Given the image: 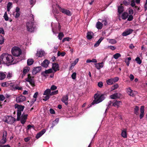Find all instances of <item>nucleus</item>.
I'll use <instances>...</instances> for the list:
<instances>
[{"mask_svg": "<svg viewBox=\"0 0 147 147\" xmlns=\"http://www.w3.org/2000/svg\"><path fill=\"white\" fill-rule=\"evenodd\" d=\"M127 130L126 129H124L122 131L121 135L123 138H125L127 137Z\"/></svg>", "mask_w": 147, "mask_h": 147, "instance_id": "22", "label": "nucleus"}, {"mask_svg": "<svg viewBox=\"0 0 147 147\" xmlns=\"http://www.w3.org/2000/svg\"><path fill=\"white\" fill-rule=\"evenodd\" d=\"M58 93V90H55V91H53V92H51V94H50V95H51V96L55 95V94H57Z\"/></svg>", "mask_w": 147, "mask_h": 147, "instance_id": "47", "label": "nucleus"}, {"mask_svg": "<svg viewBox=\"0 0 147 147\" xmlns=\"http://www.w3.org/2000/svg\"><path fill=\"white\" fill-rule=\"evenodd\" d=\"M51 90L49 89H47L44 92L43 94V95H48L51 96Z\"/></svg>", "mask_w": 147, "mask_h": 147, "instance_id": "28", "label": "nucleus"}, {"mask_svg": "<svg viewBox=\"0 0 147 147\" xmlns=\"http://www.w3.org/2000/svg\"><path fill=\"white\" fill-rule=\"evenodd\" d=\"M144 9L145 11L147 10V0H146V3L144 5Z\"/></svg>", "mask_w": 147, "mask_h": 147, "instance_id": "64", "label": "nucleus"}, {"mask_svg": "<svg viewBox=\"0 0 147 147\" xmlns=\"http://www.w3.org/2000/svg\"><path fill=\"white\" fill-rule=\"evenodd\" d=\"M0 58L1 59L2 62L3 64H7L11 63L14 61V59L13 56L7 53H3L1 56Z\"/></svg>", "mask_w": 147, "mask_h": 147, "instance_id": "2", "label": "nucleus"}, {"mask_svg": "<svg viewBox=\"0 0 147 147\" xmlns=\"http://www.w3.org/2000/svg\"><path fill=\"white\" fill-rule=\"evenodd\" d=\"M51 114H54L55 113L54 110L52 109H50L49 110Z\"/></svg>", "mask_w": 147, "mask_h": 147, "instance_id": "63", "label": "nucleus"}, {"mask_svg": "<svg viewBox=\"0 0 147 147\" xmlns=\"http://www.w3.org/2000/svg\"><path fill=\"white\" fill-rule=\"evenodd\" d=\"M70 39V38L68 37L65 38L63 39L62 42H63L66 41H69Z\"/></svg>", "mask_w": 147, "mask_h": 147, "instance_id": "53", "label": "nucleus"}, {"mask_svg": "<svg viewBox=\"0 0 147 147\" xmlns=\"http://www.w3.org/2000/svg\"><path fill=\"white\" fill-rule=\"evenodd\" d=\"M52 68L55 72L59 70V65H52Z\"/></svg>", "mask_w": 147, "mask_h": 147, "instance_id": "26", "label": "nucleus"}, {"mask_svg": "<svg viewBox=\"0 0 147 147\" xmlns=\"http://www.w3.org/2000/svg\"><path fill=\"white\" fill-rule=\"evenodd\" d=\"M104 95V94H101L100 91H98L94 95V99L92 103L91 104L94 105L101 102L105 98Z\"/></svg>", "mask_w": 147, "mask_h": 147, "instance_id": "3", "label": "nucleus"}, {"mask_svg": "<svg viewBox=\"0 0 147 147\" xmlns=\"http://www.w3.org/2000/svg\"><path fill=\"white\" fill-rule=\"evenodd\" d=\"M49 61L48 60L45 59L43 61L41 64H49Z\"/></svg>", "mask_w": 147, "mask_h": 147, "instance_id": "45", "label": "nucleus"}, {"mask_svg": "<svg viewBox=\"0 0 147 147\" xmlns=\"http://www.w3.org/2000/svg\"><path fill=\"white\" fill-rule=\"evenodd\" d=\"M140 118L141 119L144 117V106H141L140 109Z\"/></svg>", "mask_w": 147, "mask_h": 147, "instance_id": "17", "label": "nucleus"}, {"mask_svg": "<svg viewBox=\"0 0 147 147\" xmlns=\"http://www.w3.org/2000/svg\"><path fill=\"white\" fill-rule=\"evenodd\" d=\"M7 132L6 131H4L3 132V136L2 138L0 141V143L1 144H4L5 143L7 140L6 139Z\"/></svg>", "mask_w": 147, "mask_h": 147, "instance_id": "9", "label": "nucleus"}, {"mask_svg": "<svg viewBox=\"0 0 147 147\" xmlns=\"http://www.w3.org/2000/svg\"><path fill=\"white\" fill-rule=\"evenodd\" d=\"M25 80L26 81L29 82L32 86H35L33 77L31 76L30 74H28V77L25 79Z\"/></svg>", "mask_w": 147, "mask_h": 147, "instance_id": "7", "label": "nucleus"}, {"mask_svg": "<svg viewBox=\"0 0 147 147\" xmlns=\"http://www.w3.org/2000/svg\"><path fill=\"white\" fill-rule=\"evenodd\" d=\"M123 6L120 5L118 7V11L119 14H121L123 12Z\"/></svg>", "mask_w": 147, "mask_h": 147, "instance_id": "27", "label": "nucleus"}, {"mask_svg": "<svg viewBox=\"0 0 147 147\" xmlns=\"http://www.w3.org/2000/svg\"><path fill=\"white\" fill-rule=\"evenodd\" d=\"M103 39V38L101 37L100 39L98 40V41L94 45V47H96L99 46L100 43L102 41V40Z\"/></svg>", "mask_w": 147, "mask_h": 147, "instance_id": "24", "label": "nucleus"}, {"mask_svg": "<svg viewBox=\"0 0 147 147\" xmlns=\"http://www.w3.org/2000/svg\"><path fill=\"white\" fill-rule=\"evenodd\" d=\"M109 42L111 43L114 44L116 43V41L115 39H110L109 41Z\"/></svg>", "mask_w": 147, "mask_h": 147, "instance_id": "52", "label": "nucleus"}, {"mask_svg": "<svg viewBox=\"0 0 147 147\" xmlns=\"http://www.w3.org/2000/svg\"><path fill=\"white\" fill-rule=\"evenodd\" d=\"M128 16V14L127 12H125L123 13L121 16V18L123 20H125L127 18Z\"/></svg>", "mask_w": 147, "mask_h": 147, "instance_id": "25", "label": "nucleus"}, {"mask_svg": "<svg viewBox=\"0 0 147 147\" xmlns=\"http://www.w3.org/2000/svg\"><path fill=\"white\" fill-rule=\"evenodd\" d=\"M139 110V107L137 106H135L134 109V113L136 115L139 114L138 111Z\"/></svg>", "mask_w": 147, "mask_h": 147, "instance_id": "30", "label": "nucleus"}, {"mask_svg": "<svg viewBox=\"0 0 147 147\" xmlns=\"http://www.w3.org/2000/svg\"><path fill=\"white\" fill-rule=\"evenodd\" d=\"M42 67L40 66L37 67H34L32 71V73L33 75H35L37 73L39 72L41 69Z\"/></svg>", "mask_w": 147, "mask_h": 147, "instance_id": "12", "label": "nucleus"}, {"mask_svg": "<svg viewBox=\"0 0 147 147\" xmlns=\"http://www.w3.org/2000/svg\"><path fill=\"white\" fill-rule=\"evenodd\" d=\"M4 42V38L2 35H0V44H2Z\"/></svg>", "mask_w": 147, "mask_h": 147, "instance_id": "41", "label": "nucleus"}, {"mask_svg": "<svg viewBox=\"0 0 147 147\" xmlns=\"http://www.w3.org/2000/svg\"><path fill=\"white\" fill-rule=\"evenodd\" d=\"M45 132V129H43L41 131L38 133L36 136V138L37 139H38L40 138L43 134H44Z\"/></svg>", "mask_w": 147, "mask_h": 147, "instance_id": "20", "label": "nucleus"}, {"mask_svg": "<svg viewBox=\"0 0 147 147\" xmlns=\"http://www.w3.org/2000/svg\"><path fill=\"white\" fill-rule=\"evenodd\" d=\"M31 127L34 128V125H29L27 126V129L28 130L30 129Z\"/></svg>", "mask_w": 147, "mask_h": 147, "instance_id": "62", "label": "nucleus"}, {"mask_svg": "<svg viewBox=\"0 0 147 147\" xmlns=\"http://www.w3.org/2000/svg\"><path fill=\"white\" fill-rule=\"evenodd\" d=\"M93 33L91 32H88L87 33L86 38L90 40L91 39L92 37Z\"/></svg>", "mask_w": 147, "mask_h": 147, "instance_id": "21", "label": "nucleus"}, {"mask_svg": "<svg viewBox=\"0 0 147 147\" xmlns=\"http://www.w3.org/2000/svg\"><path fill=\"white\" fill-rule=\"evenodd\" d=\"M30 69V68L28 67H25L23 70V73H24L26 74L28 72Z\"/></svg>", "mask_w": 147, "mask_h": 147, "instance_id": "38", "label": "nucleus"}, {"mask_svg": "<svg viewBox=\"0 0 147 147\" xmlns=\"http://www.w3.org/2000/svg\"><path fill=\"white\" fill-rule=\"evenodd\" d=\"M59 120L58 119H56L53 122V126L51 127L52 128H53L54 126H55V124H57L59 121Z\"/></svg>", "mask_w": 147, "mask_h": 147, "instance_id": "43", "label": "nucleus"}, {"mask_svg": "<svg viewBox=\"0 0 147 147\" xmlns=\"http://www.w3.org/2000/svg\"><path fill=\"white\" fill-rule=\"evenodd\" d=\"M133 30L131 29H129L126 30L122 34V35L123 36H126L131 34Z\"/></svg>", "mask_w": 147, "mask_h": 147, "instance_id": "14", "label": "nucleus"}, {"mask_svg": "<svg viewBox=\"0 0 147 147\" xmlns=\"http://www.w3.org/2000/svg\"><path fill=\"white\" fill-rule=\"evenodd\" d=\"M46 96H44V97L45 98H43V100L44 101H46L47 100H48L49 98H50V96L49 95H46Z\"/></svg>", "mask_w": 147, "mask_h": 147, "instance_id": "48", "label": "nucleus"}, {"mask_svg": "<svg viewBox=\"0 0 147 147\" xmlns=\"http://www.w3.org/2000/svg\"><path fill=\"white\" fill-rule=\"evenodd\" d=\"M122 105V102L121 101L115 100L113 103V105L117 108L119 107L120 105Z\"/></svg>", "mask_w": 147, "mask_h": 147, "instance_id": "15", "label": "nucleus"}, {"mask_svg": "<svg viewBox=\"0 0 147 147\" xmlns=\"http://www.w3.org/2000/svg\"><path fill=\"white\" fill-rule=\"evenodd\" d=\"M121 95V94L120 93H117L111 95L110 97L112 99H115L119 98Z\"/></svg>", "mask_w": 147, "mask_h": 147, "instance_id": "10", "label": "nucleus"}, {"mask_svg": "<svg viewBox=\"0 0 147 147\" xmlns=\"http://www.w3.org/2000/svg\"><path fill=\"white\" fill-rule=\"evenodd\" d=\"M44 53L43 51H40L37 52L36 54V55L38 57H42Z\"/></svg>", "mask_w": 147, "mask_h": 147, "instance_id": "29", "label": "nucleus"}, {"mask_svg": "<svg viewBox=\"0 0 147 147\" xmlns=\"http://www.w3.org/2000/svg\"><path fill=\"white\" fill-rule=\"evenodd\" d=\"M6 75L3 73H0V80H3L5 77Z\"/></svg>", "mask_w": 147, "mask_h": 147, "instance_id": "36", "label": "nucleus"}, {"mask_svg": "<svg viewBox=\"0 0 147 147\" xmlns=\"http://www.w3.org/2000/svg\"><path fill=\"white\" fill-rule=\"evenodd\" d=\"M119 86L118 84H115L111 88L112 90H113L117 88Z\"/></svg>", "mask_w": 147, "mask_h": 147, "instance_id": "44", "label": "nucleus"}, {"mask_svg": "<svg viewBox=\"0 0 147 147\" xmlns=\"http://www.w3.org/2000/svg\"><path fill=\"white\" fill-rule=\"evenodd\" d=\"M11 52L13 56L16 57H18L20 56L22 53L21 49L17 47H13L11 50Z\"/></svg>", "mask_w": 147, "mask_h": 147, "instance_id": "5", "label": "nucleus"}, {"mask_svg": "<svg viewBox=\"0 0 147 147\" xmlns=\"http://www.w3.org/2000/svg\"><path fill=\"white\" fill-rule=\"evenodd\" d=\"M66 53L65 52H61L60 51H58L57 53V56H61L62 57H63L65 56Z\"/></svg>", "mask_w": 147, "mask_h": 147, "instance_id": "34", "label": "nucleus"}, {"mask_svg": "<svg viewBox=\"0 0 147 147\" xmlns=\"http://www.w3.org/2000/svg\"><path fill=\"white\" fill-rule=\"evenodd\" d=\"M103 24L102 23L99 22H98L96 24V28L98 30H100L102 29V27Z\"/></svg>", "mask_w": 147, "mask_h": 147, "instance_id": "23", "label": "nucleus"}, {"mask_svg": "<svg viewBox=\"0 0 147 147\" xmlns=\"http://www.w3.org/2000/svg\"><path fill=\"white\" fill-rule=\"evenodd\" d=\"M131 5L132 7H134L135 6V4L134 0H132L131 1Z\"/></svg>", "mask_w": 147, "mask_h": 147, "instance_id": "57", "label": "nucleus"}, {"mask_svg": "<svg viewBox=\"0 0 147 147\" xmlns=\"http://www.w3.org/2000/svg\"><path fill=\"white\" fill-rule=\"evenodd\" d=\"M0 33H2L3 34H5V32L3 28H1V30H0Z\"/></svg>", "mask_w": 147, "mask_h": 147, "instance_id": "60", "label": "nucleus"}, {"mask_svg": "<svg viewBox=\"0 0 147 147\" xmlns=\"http://www.w3.org/2000/svg\"><path fill=\"white\" fill-rule=\"evenodd\" d=\"M98 85L100 88H102L103 86V83L102 82H100L98 83Z\"/></svg>", "mask_w": 147, "mask_h": 147, "instance_id": "58", "label": "nucleus"}, {"mask_svg": "<svg viewBox=\"0 0 147 147\" xmlns=\"http://www.w3.org/2000/svg\"><path fill=\"white\" fill-rule=\"evenodd\" d=\"M127 93L129 95L132 96H134V94L133 92V90L131 89L130 88H128L126 89Z\"/></svg>", "mask_w": 147, "mask_h": 147, "instance_id": "18", "label": "nucleus"}, {"mask_svg": "<svg viewBox=\"0 0 147 147\" xmlns=\"http://www.w3.org/2000/svg\"><path fill=\"white\" fill-rule=\"evenodd\" d=\"M68 96L67 95L63 96L61 100L62 102L64 103L66 105H67L68 104Z\"/></svg>", "mask_w": 147, "mask_h": 147, "instance_id": "16", "label": "nucleus"}, {"mask_svg": "<svg viewBox=\"0 0 147 147\" xmlns=\"http://www.w3.org/2000/svg\"><path fill=\"white\" fill-rule=\"evenodd\" d=\"M113 81V82L115 83L117 82L119 80V78L118 77H115L113 78H112Z\"/></svg>", "mask_w": 147, "mask_h": 147, "instance_id": "46", "label": "nucleus"}, {"mask_svg": "<svg viewBox=\"0 0 147 147\" xmlns=\"http://www.w3.org/2000/svg\"><path fill=\"white\" fill-rule=\"evenodd\" d=\"M121 55L119 53H116L114 55L113 57L115 59H116L121 57Z\"/></svg>", "mask_w": 147, "mask_h": 147, "instance_id": "40", "label": "nucleus"}, {"mask_svg": "<svg viewBox=\"0 0 147 147\" xmlns=\"http://www.w3.org/2000/svg\"><path fill=\"white\" fill-rule=\"evenodd\" d=\"M103 65H95V67L98 69L103 67Z\"/></svg>", "mask_w": 147, "mask_h": 147, "instance_id": "49", "label": "nucleus"}, {"mask_svg": "<svg viewBox=\"0 0 147 147\" xmlns=\"http://www.w3.org/2000/svg\"><path fill=\"white\" fill-rule=\"evenodd\" d=\"M16 121L15 118L11 116H7L5 121L8 123L11 124L13 123Z\"/></svg>", "mask_w": 147, "mask_h": 147, "instance_id": "8", "label": "nucleus"}, {"mask_svg": "<svg viewBox=\"0 0 147 147\" xmlns=\"http://www.w3.org/2000/svg\"><path fill=\"white\" fill-rule=\"evenodd\" d=\"M34 22L30 21L27 23L26 27L27 30L30 32H33L36 29V27Z\"/></svg>", "mask_w": 147, "mask_h": 147, "instance_id": "4", "label": "nucleus"}, {"mask_svg": "<svg viewBox=\"0 0 147 147\" xmlns=\"http://www.w3.org/2000/svg\"><path fill=\"white\" fill-rule=\"evenodd\" d=\"M34 62V60L32 59H29L27 60V64H33Z\"/></svg>", "mask_w": 147, "mask_h": 147, "instance_id": "33", "label": "nucleus"}, {"mask_svg": "<svg viewBox=\"0 0 147 147\" xmlns=\"http://www.w3.org/2000/svg\"><path fill=\"white\" fill-rule=\"evenodd\" d=\"M3 17L5 21H8L9 20V18L8 16L7 13L5 12L4 14Z\"/></svg>", "mask_w": 147, "mask_h": 147, "instance_id": "42", "label": "nucleus"}, {"mask_svg": "<svg viewBox=\"0 0 147 147\" xmlns=\"http://www.w3.org/2000/svg\"><path fill=\"white\" fill-rule=\"evenodd\" d=\"M107 84L109 85H111L113 83L112 79L111 78L107 80Z\"/></svg>", "mask_w": 147, "mask_h": 147, "instance_id": "39", "label": "nucleus"}, {"mask_svg": "<svg viewBox=\"0 0 147 147\" xmlns=\"http://www.w3.org/2000/svg\"><path fill=\"white\" fill-rule=\"evenodd\" d=\"M87 63H90V62H94L95 63L94 64H103V62L99 63H96L97 62V61L95 59H93L92 60L91 59H87L86 60Z\"/></svg>", "mask_w": 147, "mask_h": 147, "instance_id": "19", "label": "nucleus"}, {"mask_svg": "<svg viewBox=\"0 0 147 147\" xmlns=\"http://www.w3.org/2000/svg\"><path fill=\"white\" fill-rule=\"evenodd\" d=\"M5 99V96L2 94L0 95V100L3 101Z\"/></svg>", "mask_w": 147, "mask_h": 147, "instance_id": "56", "label": "nucleus"}, {"mask_svg": "<svg viewBox=\"0 0 147 147\" xmlns=\"http://www.w3.org/2000/svg\"><path fill=\"white\" fill-rule=\"evenodd\" d=\"M128 13L129 14L132 15L134 13V11L132 9L129 8V10Z\"/></svg>", "mask_w": 147, "mask_h": 147, "instance_id": "55", "label": "nucleus"}, {"mask_svg": "<svg viewBox=\"0 0 147 147\" xmlns=\"http://www.w3.org/2000/svg\"><path fill=\"white\" fill-rule=\"evenodd\" d=\"M135 61L138 64H140L142 63V60L139 57H137L135 59Z\"/></svg>", "mask_w": 147, "mask_h": 147, "instance_id": "37", "label": "nucleus"}, {"mask_svg": "<svg viewBox=\"0 0 147 147\" xmlns=\"http://www.w3.org/2000/svg\"><path fill=\"white\" fill-rule=\"evenodd\" d=\"M9 81L2 83L1 84V86L3 87H6L9 86Z\"/></svg>", "mask_w": 147, "mask_h": 147, "instance_id": "32", "label": "nucleus"}, {"mask_svg": "<svg viewBox=\"0 0 147 147\" xmlns=\"http://www.w3.org/2000/svg\"><path fill=\"white\" fill-rule=\"evenodd\" d=\"M57 7L59 9V10L63 13L66 14L68 16H70L71 15V13L69 10L63 8H62L59 5H58Z\"/></svg>", "mask_w": 147, "mask_h": 147, "instance_id": "6", "label": "nucleus"}, {"mask_svg": "<svg viewBox=\"0 0 147 147\" xmlns=\"http://www.w3.org/2000/svg\"><path fill=\"white\" fill-rule=\"evenodd\" d=\"M102 23L105 26L107 25L108 24V23L107 22V21L106 19H105V20H103L102 21Z\"/></svg>", "mask_w": 147, "mask_h": 147, "instance_id": "59", "label": "nucleus"}, {"mask_svg": "<svg viewBox=\"0 0 147 147\" xmlns=\"http://www.w3.org/2000/svg\"><path fill=\"white\" fill-rule=\"evenodd\" d=\"M133 19V17L132 15H130L129 16L127 20L128 21H131Z\"/></svg>", "mask_w": 147, "mask_h": 147, "instance_id": "50", "label": "nucleus"}, {"mask_svg": "<svg viewBox=\"0 0 147 147\" xmlns=\"http://www.w3.org/2000/svg\"><path fill=\"white\" fill-rule=\"evenodd\" d=\"M64 36V35L63 32H60L59 33L58 35V37L59 40H61Z\"/></svg>", "mask_w": 147, "mask_h": 147, "instance_id": "35", "label": "nucleus"}, {"mask_svg": "<svg viewBox=\"0 0 147 147\" xmlns=\"http://www.w3.org/2000/svg\"><path fill=\"white\" fill-rule=\"evenodd\" d=\"M76 74L74 72L71 75V77L73 79H75L76 77Z\"/></svg>", "mask_w": 147, "mask_h": 147, "instance_id": "54", "label": "nucleus"}, {"mask_svg": "<svg viewBox=\"0 0 147 147\" xmlns=\"http://www.w3.org/2000/svg\"><path fill=\"white\" fill-rule=\"evenodd\" d=\"M26 98L23 96H20L17 97L16 98V101L17 102H20L25 101Z\"/></svg>", "mask_w": 147, "mask_h": 147, "instance_id": "11", "label": "nucleus"}, {"mask_svg": "<svg viewBox=\"0 0 147 147\" xmlns=\"http://www.w3.org/2000/svg\"><path fill=\"white\" fill-rule=\"evenodd\" d=\"M15 108L17 109V121H20L22 124H24L26 121L28 116L27 115L24 114L21 115L22 111H23L24 106L16 104L15 105Z\"/></svg>", "mask_w": 147, "mask_h": 147, "instance_id": "1", "label": "nucleus"}, {"mask_svg": "<svg viewBox=\"0 0 147 147\" xmlns=\"http://www.w3.org/2000/svg\"><path fill=\"white\" fill-rule=\"evenodd\" d=\"M124 5H129V3L126 0H124L123 2Z\"/></svg>", "mask_w": 147, "mask_h": 147, "instance_id": "61", "label": "nucleus"}, {"mask_svg": "<svg viewBox=\"0 0 147 147\" xmlns=\"http://www.w3.org/2000/svg\"><path fill=\"white\" fill-rule=\"evenodd\" d=\"M57 87L54 85H52L51 87V90H54L57 89Z\"/></svg>", "mask_w": 147, "mask_h": 147, "instance_id": "51", "label": "nucleus"}, {"mask_svg": "<svg viewBox=\"0 0 147 147\" xmlns=\"http://www.w3.org/2000/svg\"><path fill=\"white\" fill-rule=\"evenodd\" d=\"M38 92H36L33 95V98L34 99L32 100V102H34L36 100V98L37 96L38 95Z\"/></svg>", "mask_w": 147, "mask_h": 147, "instance_id": "31", "label": "nucleus"}, {"mask_svg": "<svg viewBox=\"0 0 147 147\" xmlns=\"http://www.w3.org/2000/svg\"><path fill=\"white\" fill-rule=\"evenodd\" d=\"M53 72V70L52 69H50L48 70H46L45 71L42 72L41 73V75L47 77L48 75L47 74L51 73Z\"/></svg>", "mask_w": 147, "mask_h": 147, "instance_id": "13", "label": "nucleus"}]
</instances>
